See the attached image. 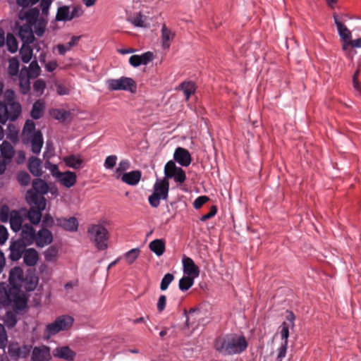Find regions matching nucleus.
I'll return each mask as SVG.
<instances>
[{
	"mask_svg": "<svg viewBox=\"0 0 361 361\" xmlns=\"http://www.w3.org/2000/svg\"><path fill=\"white\" fill-rule=\"evenodd\" d=\"M56 224L54 220L50 214H46L42 221V228H51Z\"/></svg>",
	"mask_w": 361,
	"mask_h": 361,
	"instance_id": "69168bd1",
	"label": "nucleus"
},
{
	"mask_svg": "<svg viewBox=\"0 0 361 361\" xmlns=\"http://www.w3.org/2000/svg\"><path fill=\"white\" fill-rule=\"evenodd\" d=\"M153 193H157L161 197L162 200H166L169 197V181L166 178H158L153 187Z\"/></svg>",
	"mask_w": 361,
	"mask_h": 361,
	"instance_id": "4be33fe9",
	"label": "nucleus"
},
{
	"mask_svg": "<svg viewBox=\"0 0 361 361\" xmlns=\"http://www.w3.org/2000/svg\"><path fill=\"white\" fill-rule=\"evenodd\" d=\"M141 176L142 173L140 171H132L128 173H124L121 176V180L129 185L134 186L138 184L141 179Z\"/></svg>",
	"mask_w": 361,
	"mask_h": 361,
	"instance_id": "cd10ccee",
	"label": "nucleus"
},
{
	"mask_svg": "<svg viewBox=\"0 0 361 361\" xmlns=\"http://www.w3.org/2000/svg\"><path fill=\"white\" fill-rule=\"evenodd\" d=\"M56 20L57 21H70L71 19V13H70V7L68 6H62L59 7L56 15Z\"/></svg>",
	"mask_w": 361,
	"mask_h": 361,
	"instance_id": "4c0bfd02",
	"label": "nucleus"
},
{
	"mask_svg": "<svg viewBox=\"0 0 361 361\" xmlns=\"http://www.w3.org/2000/svg\"><path fill=\"white\" fill-rule=\"evenodd\" d=\"M35 242L38 247H44L53 241L52 233L46 228H42L39 229L35 235Z\"/></svg>",
	"mask_w": 361,
	"mask_h": 361,
	"instance_id": "2eb2a0df",
	"label": "nucleus"
},
{
	"mask_svg": "<svg viewBox=\"0 0 361 361\" xmlns=\"http://www.w3.org/2000/svg\"><path fill=\"white\" fill-rule=\"evenodd\" d=\"M109 90H124L134 93L136 92L137 85L131 78L121 77L118 79H109L106 81Z\"/></svg>",
	"mask_w": 361,
	"mask_h": 361,
	"instance_id": "0eeeda50",
	"label": "nucleus"
},
{
	"mask_svg": "<svg viewBox=\"0 0 361 361\" xmlns=\"http://www.w3.org/2000/svg\"><path fill=\"white\" fill-rule=\"evenodd\" d=\"M8 343V336L3 324H0V348H4Z\"/></svg>",
	"mask_w": 361,
	"mask_h": 361,
	"instance_id": "052dcab7",
	"label": "nucleus"
},
{
	"mask_svg": "<svg viewBox=\"0 0 361 361\" xmlns=\"http://www.w3.org/2000/svg\"><path fill=\"white\" fill-rule=\"evenodd\" d=\"M46 88V82L43 79H37L33 83V90L39 96L42 95Z\"/></svg>",
	"mask_w": 361,
	"mask_h": 361,
	"instance_id": "3c124183",
	"label": "nucleus"
},
{
	"mask_svg": "<svg viewBox=\"0 0 361 361\" xmlns=\"http://www.w3.org/2000/svg\"><path fill=\"white\" fill-rule=\"evenodd\" d=\"M287 348L288 343L286 342H281V346L278 348L276 360H283L286 357Z\"/></svg>",
	"mask_w": 361,
	"mask_h": 361,
	"instance_id": "774afa93",
	"label": "nucleus"
},
{
	"mask_svg": "<svg viewBox=\"0 0 361 361\" xmlns=\"http://www.w3.org/2000/svg\"><path fill=\"white\" fill-rule=\"evenodd\" d=\"M195 278L190 276H183L178 283L179 289L181 291H187L194 284V279Z\"/></svg>",
	"mask_w": 361,
	"mask_h": 361,
	"instance_id": "a19ab883",
	"label": "nucleus"
},
{
	"mask_svg": "<svg viewBox=\"0 0 361 361\" xmlns=\"http://www.w3.org/2000/svg\"><path fill=\"white\" fill-rule=\"evenodd\" d=\"M6 44L8 50L11 53H16L18 49V42L12 33H8L6 39Z\"/></svg>",
	"mask_w": 361,
	"mask_h": 361,
	"instance_id": "58836bf2",
	"label": "nucleus"
},
{
	"mask_svg": "<svg viewBox=\"0 0 361 361\" xmlns=\"http://www.w3.org/2000/svg\"><path fill=\"white\" fill-rule=\"evenodd\" d=\"M39 260V254L35 248L26 249L23 255V262L28 267H34Z\"/></svg>",
	"mask_w": 361,
	"mask_h": 361,
	"instance_id": "c756f323",
	"label": "nucleus"
},
{
	"mask_svg": "<svg viewBox=\"0 0 361 361\" xmlns=\"http://www.w3.org/2000/svg\"><path fill=\"white\" fill-rule=\"evenodd\" d=\"M140 250L138 247L131 249L125 254V258L128 263L133 264L138 257Z\"/></svg>",
	"mask_w": 361,
	"mask_h": 361,
	"instance_id": "8fccbe9b",
	"label": "nucleus"
},
{
	"mask_svg": "<svg viewBox=\"0 0 361 361\" xmlns=\"http://www.w3.org/2000/svg\"><path fill=\"white\" fill-rule=\"evenodd\" d=\"M145 18V17L142 15L141 13H138L133 20L132 23L138 27H146L147 24L144 20Z\"/></svg>",
	"mask_w": 361,
	"mask_h": 361,
	"instance_id": "13d9d810",
	"label": "nucleus"
},
{
	"mask_svg": "<svg viewBox=\"0 0 361 361\" xmlns=\"http://www.w3.org/2000/svg\"><path fill=\"white\" fill-rule=\"evenodd\" d=\"M51 115L55 119L63 121L66 119L68 113L63 109H56L51 113Z\"/></svg>",
	"mask_w": 361,
	"mask_h": 361,
	"instance_id": "e2e57ef3",
	"label": "nucleus"
},
{
	"mask_svg": "<svg viewBox=\"0 0 361 361\" xmlns=\"http://www.w3.org/2000/svg\"><path fill=\"white\" fill-rule=\"evenodd\" d=\"M289 326L288 324L286 322H283L281 325L280 326L281 328V337L282 342H286L288 343V337H289Z\"/></svg>",
	"mask_w": 361,
	"mask_h": 361,
	"instance_id": "5fc2aeb1",
	"label": "nucleus"
},
{
	"mask_svg": "<svg viewBox=\"0 0 361 361\" xmlns=\"http://www.w3.org/2000/svg\"><path fill=\"white\" fill-rule=\"evenodd\" d=\"M87 233L97 250H104L108 247L109 233L104 226L99 224L90 225Z\"/></svg>",
	"mask_w": 361,
	"mask_h": 361,
	"instance_id": "20e7f679",
	"label": "nucleus"
},
{
	"mask_svg": "<svg viewBox=\"0 0 361 361\" xmlns=\"http://www.w3.org/2000/svg\"><path fill=\"white\" fill-rule=\"evenodd\" d=\"M28 246L23 240H11L9 246V259L13 262L19 260Z\"/></svg>",
	"mask_w": 361,
	"mask_h": 361,
	"instance_id": "f8f14e48",
	"label": "nucleus"
},
{
	"mask_svg": "<svg viewBox=\"0 0 361 361\" xmlns=\"http://www.w3.org/2000/svg\"><path fill=\"white\" fill-rule=\"evenodd\" d=\"M18 75L19 87L20 92L23 95H26L30 90V75L26 73V67L24 66L20 71Z\"/></svg>",
	"mask_w": 361,
	"mask_h": 361,
	"instance_id": "412c9836",
	"label": "nucleus"
},
{
	"mask_svg": "<svg viewBox=\"0 0 361 361\" xmlns=\"http://www.w3.org/2000/svg\"><path fill=\"white\" fill-rule=\"evenodd\" d=\"M175 37V33L171 30L168 29L166 25H163L161 27V40L162 47L164 49H169L170 47V42L173 40Z\"/></svg>",
	"mask_w": 361,
	"mask_h": 361,
	"instance_id": "c9c22d12",
	"label": "nucleus"
},
{
	"mask_svg": "<svg viewBox=\"0 0 361 361\" xmlns=\"http://www.w3.org/2000/svg\"><path fill=\"white\" fill-rule=\"evenodd\" d=\"M37 132L35 122L32 120H27L23 130V137L36 134Z\"/></svg>",
	"mask_w": 361,
	"mask_h": 361,
	"instance_id": "a18cd8bd",
	"label": "nucleus"
},
{
	"mask_svg": "<svg viewBox=\"0 0 361 361\" xmlns=\"http://www.w3.org/2000/svg\"><path fill=\"white\" fill-rule=\"evenodd\" d=\"M209 200V197L205 195H202L197 197L193 202V207L195 209H200L204 204L207 202Z\"/></svg>",
	"mask_w": 361,
	"mask_h": 361,
	"instance_id": "338daca9",
	"label": "nucleus"
},
{
	"mask_svg": "<svg viewBox=\"0 0 361 361\" xmlns=\"http://www.w3.org/2000/svg\"><path fill=\"white\" fill-rule=\"evenodd\" d=\"M116 161L117 157L116 155L108 156L104 161V166L106 169H111L115 166Z\"/></svg>",
	"mask_w": 361,
	"mask_h": 361,
	"instance_id": "0e129e2a",
	"label": "nucleus"
},
{
	"mask_svg": "<svg viewBox=\"0 0 361 361\" xmlns=\"http://www.w3.org/2000/svg\"><path fill=\"white\" fill-rule=\"evenodd\" d=\"M20 63L17 57H11L8 60V72L11 76H17L19 71Z\"/></svg>",
	"mask_w": 361,
	"mask_h": 361,
	"instance_id": "ea45409f",
	"label": "nucleus"
},
{
	"mask_svg": "<svg viewBox=\"0 0 361 361\" xmlns=\"http://www.w3.org/2000/svg\"><path fill=\"white\" fill-rule=\"evenodd\" d=\"M54 355L66 361H73L76 354L68 346H63L56 348L54 352Z\"/></svg>",
	"mask_w": 361,
	"mask_h": 361,
	"instance_id": "a878e982",
	"label": "nucleus"
},
{
	"mask_svg": "<svg viewBox=\"0 0 361 361\" xmlns=\"http://www.w3.org/2000/svg\"><path fill=\"white\" fill-rule=\"evenodd\" d=\"M38 14L39 11L37 10H30L25 13L23 16L20 13V18L22 20L25 19L27 20L26 23L35 25L37 22Z\"/></svg>",
	"mask_w": 361,
	"mask_h": 361,
	"instance_id": "49530a36",
	"label": "nucleus"
},
{
	"mask_svg": "<svg viewBox=\"0 0 361 361\" xmlns=\"http://www.w3.org/2000/svg\"><path fill=\"white\" fill-rule=\"evenodd\" d=\"M49 192V185L41 178H35L32 183V188L28 190L26 193V200L32 203L37 202H46L44 197Z\"/></svg>",
	"mask_w": 361,
	"mask_h": 361,
	"instance_id": "39448f33",
	"label": "nucleus"
},
{
	"mask_svg": "<svg viewBox=\"0 0 361 361\" xmlns=\"http://www.w3.org/2000/svg\"><path fill=\"white\" fill-rule=\"evenodd\" d=\"M34 25L25 23L19 27L18 37L23 43L32 44L35 40L34 31L32 29Z\"/></svg>",
	"mask_w": 361,
	"mask_h": 361,
	"instance_id": "f3484780",
	"label": "nucleus"
},
{
	"mask_svg": "<svg viewBox=\"0 0 361 361\" xmlns=\"http://www.w3.org/2000/svg\"><path fill=\"white\" fill-rule=\"evenodd\" d=\"M0 304L22 310L26 305V300L20 290L16 287H0Z\"/></svg>",
	"mask_w": 361,
	"mask_h": 361,
	"instance_id": "7ed1b4c3",
	"label": "nucleus"
},
{
	"mask_svg": "<svg viewBox=\"0 0 361 361\" xmlns=\"http://www.w3.org/2000/svg\"><path fill=\"white\" fill-rule=\"evenodd\" d=\"M57 181L67 188H70L73 186L77 181V176L75 172L71 171H66L61 172L59 177L57 178Z\"/></svg>",
	"mask_w": 361,
	"mask_h": 361,
	"instance_id": "b1692460",
	"label": "nucleus"
},
{
	"mask_svg": "<svg viewBox=\"0 0 361 361\" xmlns=\"http://www.w3.org/2000/svg\"><path fill=\"white\" fill-rule=\"evenodd\" d=\"M11 212L8 206L3 205L0 209V220L6 223L10 219Z\"/></svg>",
	"mask_w": 361,
	"mask_h": 361,
	"instance_id": "4d7b16f0",
	"label": "nucleus"
},
{
	"mask_svg": "<svg viewBox=\"0 0 361 361\" xmlns=\"http://www.w3.org/2000/svg\"><path fill=\"white\" fill-rule=\"evenodd\" d=\"M161 200H162V197L157 193H152L148 197L149 204L154 208H157L159 206Z\"/></svg>",
	"mask_w": 361,
	"mask_h": 361,
	"instance_id": "680f3d73",
	"label": "nucleus"
},
{
	"mask_svg": "<svg viewBox=\"0 0 361 361\" xmlns=\"http://www.w3.org/2000/svg\"><path fill=\"white\" fill-rule=\"evenodd\" d=\"M130 167V162L128 159H122L118 163L117 168L116 169V173L118 177L120 176L124 171L129 169Z\"/></svg>",
	"mask_w": 361,
	"mask_h": 361,
	"instance_id": "603ef678",
	"label": "nucleus"
},
{
	"mask_svg": "<svg viewBox=\"0 0 361 361\" xmlns=\"http://www.w3.org/2000/svg\"><path fill=\"white\" fill-rule=\"evenodd\" d=\"M45 109V103L42 99H37L34 102L30 111L31 117L35 120H38L43 116Z\"/></svg>",
	"mask_w": 361,
	"mask_h": 361,
	"instance_id": "2f4dec72",
	"label": "nucleus"
},
{
	"mask_svg": "<svg viewBox=\"0 0 361 361\" xmlns=\"http://www.w3.org/2000/svg\"><path fill=\"white\" fill-rule=\"evenodd\" d=\"M56 224L63 230L69 232H76L78 229V221L74 217L70 218H56Z\"/></svg>",
	"mask_w": 361,
	"mask_h": 361,
	"instance_id": "a211bd4d",
	"label": "nucleus"
},
{
	"mask_svg": "<svg viewBox=\"0 0 361 361\" xmlns=\"http://www.w3.org/2000/svg\"><path fill=\"white\" fill-rule=\"evenodd\" d=\"M8 281L11 287H16L20 290L24 281L23 269L19 267L11 269L9 272Z\"/></svg>",
	"mask_w": 361,
	"mask_h": 361,
	"instance_id": "dca6fc26",
	"label": "nucleus"
},
{
	"mask_svg": "<svg viewBox=\"0 0 361 361\" xmlns=\"http://www.w3.org/2000/svg\"><path fill=\"white\" fill-rule=\"evenodd\" d=\"M17 322V316L15 313L8 312L6 314L4 323L8 328L11 329L14 327L16 325Z\"/></svg>",
	"mask_w": 361,
	"mask_h": 361,
	"instance_id": "09e8293b",
	"label": "nucleus"
},
{
	"mask_svg": "<svg viewBox=\"0 0 361 361\" xmlns=\"http://www.w3.org/2000/svg\"><path fill=\"white\" fill-rule=\"evenodd\" d=\"M63 161L68 167L72 168L73 169H80L84 162L83 159L78 154H71L66 156L63 158Z\"/></svg>",
	"mask_w": 361,
	"mask_h": 361,
	"instance_id": "7c9ffc66",
	"label": "nucleus"
},
{
	"mask_svg": "<svg viewBox=\"0 0 361 361\" xmlns=\"http://www.w3.org/2000/svg\"><path fill=\"white\" fill-rule=\"evenodd\" d=\"M24 145H30L31 151L33 154H39L44 144L43 135L40 130L36 134L23 137Z\"/></svg>",
	"mask_w": 361,
	"mask_h": 361,
	"instance_id": "9b49d317",
	"label": "nucleus"
},
{
	"mask_svg": "<svg viewBox=\"0 0 361 361\" xmlns=\"http://www.w3.org/2000/svg\"><path fill=\"white\" fill-rule=\"evenodd\" d=\"M27 202L30 205V208L27 212L26 216L32 224L37 225L41 221L42 212L45 209L46 202L32 203L30 201H27Z\"/></svg>",
	"mask_w": 361,
	"mask_h": 361,
	"instance_id": "1a4fd4ad",
	"label": "nucleus"
},
{
	"mask_svg": "<svg viewBox=\"0 0 361 361\" xmlns=\"http://www.w3.org/2000/svg\"><path fill=\"white\" fill-rule=\"evenodd\" d=\"M36 235V232L32 225L25 224L21 229L20 238L18 240H23L27 245H31L34 243Z\"/></svg>",
	"mask_w": 361,
	"mask_h": 361,
	"instance_id": "5701e85b",
	"label": "nucleus"
},
{
	"mask_svg": "<svg viewBox=\"0 0 361 361\" xmlns=\"http://www.w3.org/2000/svg\"><path fill=\"white\" fill-rule=\"evenodd\" d=\"M17 179L19 183L23 186H27L30 183V176L26 171H20L18 173Z\"/></svg>",
	"mask_w": 361,
	"mask_h": 361,
	"instance_id": "6e6d98bb",
	"label": "nucleus"
},
{
	"mask_svg": "<svg viewBox=\"0 0 361 361\" xmlns=\"http://www.w3.org/2000/svg\"><path fill=\"white\" fill-rule=\"evenodd\" d=\"M32 348V345H20L18 343H13L8 346V354L15 360L24 359L30 354Z\"/></svg>",
	"mask_w": 361,
	"mask_h": 361,
	"instance_id": "9d476101",
	"label": "nucleus"
},
{
	"mask_svg": "<svg viewBox=\"0 0 361 361\" xmlns=\"http://www.w3.org/2000/svg\"><path fill=\"white\" fill-rule=\"evenodd\" d=\"M8 221L10 222V226L11 230L15 233L18 232L23 227V219L19 211H11L10 219Z\"/></svg>",
	"mask_w": 361,
	"mask_h": 361,
	"instance_id": "bb28decb",
	"label": "nucleus"
},
{
	"mask_svg": "<svg viewBox=\"0 0 361 361\" xmlns=\"http://www.w3.org/2000/svg\"><path fill=\"white\" fill-rule=\"evenodd\" d=\"M179 88L183 92L186 100H188L190 97L195 92V83L191 81L183 82L180 84Z\"/></svg>",
	"mask_w": 361,
	"mask_h": 361,
	"instance_id": "e433bc0d",
	"label": "nucleus"
},
{
	"mask_svg": "<svg viewBox=\"0 0 361 361\" xmlns=\"http://www.w3.org/2000/svg\"><path fill=\"white\" fill-rule=\"evenodd\" d=\"M154 59V54L151 51H147L141 55H133L129 59L130 64L135 68L140 65H147Z\"/></svg>",
	"mask_w": 361,
	"mask_h": 361,
	"instance_id": "aec40b11",
	"label": "nucleus"
},
{
	"mask_svg": "<svg viewBox=\"0 0 361 361\" xmlns=\"http://www.w3.org/2000/svg\"><path fill=\"white\" fill-rule=\"evenodd\" d=\"M22 112V106L16 99L13 90H6L4 99L0 101V123L5 124L7 121H16Z\"/></svg>",
	"mask_w": 361,
	"mask_h": 361,
	"instance_id": "f03ea898",
	"label": "nucleus"
},
{
	"mask_svg": "<svg viewBox=\"0 0 361 361\" xmlns=\"http://www.w3.org/2000/svg\"><path fill=\"white\" fill-rule=\"evenodd\" d=\"M173 158V161L183 167L188 166L192 161L191 154L189 151L181 147H178L175 149Z\"/></svg>",
	"mask_w": 361,
	"mask_h": 361,
	"instance_id": "4468645a",
	"label": "nucleus"
},
{
	"mask_svg": "<svg viewBox=\"0 0 361 361\" xmlns=\"http://www.w3.org/2000/svg\"><path fill=\"white\" fill-rule=\"evenodd\" d=\"M37 278L35 276H26L24 277L23 287L26 291H32L35 289L37 284Z\"/></svg>",
	"mask_w": 361,
	"mask_h": 361,
	"instance_id": "79ce46f5",
	"label": "nucleus"
},
{
	"mask_svg": "<svg viewBox=\"0 0 361 361\" xmlns=\"http://www.w3.org/2000/svg\"><path fill=\"white\" fill-rule=\"evenodd\" d=\"M334 23L336 25L338 33L342 42H345V40H351L352 33L348 27L338 20V16L336 15H334Z\"/></svg>",
	"mask_w": 361,
	"mask_h": 361,
	"instance_id": "c85d7f7f",
	"label": "nucleus"
},
{
	"mask_svg": "<svg viewBox=\"0 0 361 361\" xmlns=\"http://www.w3.org/2000/svg\"><path fill=\"white\" fill-rule=\"evenodd\" d=\"M51 359L50 348L46 345L35 346L31 350L32 361H49Z\"/></svg>",
	"mask_w": 361,
	"mask_h": 361,
	"instance_id": "ddd939ff",
	"label": "nucleus"
},
{
	"mask_svg": "<svg viewBox=\"0 0 361 361\" xmlns=\"http://www.w3.org/2000/svg\"><path fill=\"white\" fill-rule=\"evenodd\" d=\"M80 38V37L78 36H73L71 40L66 44H59L56 46L59 54L64 56L67 51H70L72 47H75L78 44Z\"/></svg>",
	"mask_w": 361,
	"mask_h": 361,
	"instance_id": "72a5a7b5",
	"label": "nucleus"
},
{
	"mask_svg": "<svg viewBox=\"0 0 361 361\" xmlns=\"http://www.w3.org/2000/svg\"><path fill=\"white\" fill-rule=\"evenodd\" d=\"M164 177L166 180L173 179V181L179 185H181L186 180L185 171L180 166H178L176 162L170 160L166 162L164 169Z\"/></svg>",
	"mask_w": 361,
	"mask_h": 361,
	"instance_id": "423d86ee",
	"label": "nucleus"
},
{
	"mask_svg": "<svg viewBox=\"0 0 361 361\" xmlns=\"http://www.w3.org/2000/svg\"><path fill=\"white\" fill-rule=\"evenodd\" d=\"M73 318L68 315H62L56 320L47 325L45 333L47 336L55 335L61 331H64L71 327L73 323Z\"/></svg>",
	"mask_w": 361,
	"mask_h": 361,
	"instance_id": "6e6552de",
	"label": "nucleus"
},
{
	"mask_svg": "<svg viewBox=\"0 0 361 361\" xmlns=\"http://www.w3.org/2000/svg\"><path fill=\"white\" fill-rule=\"evenodd\" d=\"M44 166L47 169H48L53 177H54L56 180L59 177L61 172L59 171L58 165L55 164H52L49 161V159L45 161Z\"/></svg>",
	"mask_w": 361,
	"mask_h": 361,
	"instance_id": "de8ad7c7",
	"label": "nucleus"
},
{
	"mask_svg": "<svg viewBox=\"0 0 361 361\" xmlns=\"http://www.w3.org/2000/svg\"><path fill=\"white\" fill-rule=\"evenodd\" d=\"M58 252H59L58 248L56 246L51 245V246L49 247L44 252V259L49 262H55L57 258Z\"/></svg>",
	"mask_w": 361,
	"mask_h": 361,
	"instance_id": "37998d69",
	"label": "nucleus"
},
{
	"mask_svg": "<svg viewBox=\"0 0 361 361\" xmlns=\"http://www.w3.org/2000/svg\"><path fill=\"white\" fill-rule=\"evenodd\" d=\"M248 346L244 336L237 334H228L219 336L214 341V348L224 356L239 355Z\"/></svg>",
	"mask_w": 361,
	"mask_h": 361,
	"instance_id": "f257e3e1",
	"label": "nucleus"
},
{
	"mask_svg": "<svg viewBox=\"0 0 361 361\" xmlns=\"http://www.w3.org/2000/svg\"><path fill=\"white\" fill-rule=\"evenodd\" d=\"M54 155V147L53 144L49 141L46 142L45 150L43 152V157L44 159H49Z\"/></svg>",
	"mask_w": 361,
	"mask_h": 361,
	"instance_id": "bf43d9fd",
	"label": "nucleus"
},
{
	"mask_svg": "<svg viewBox=\"0 0 361 361\" xmlns=\"http://www.w3.org/2000/svg\"><path fill=\"white\" fill-rule=\"evenodd\" d=\"M149 250L157 256H161L166 250V243L164 239H155L149 244Z\"/></svg>",
	"mask_w": 361,
	"mask_h": 361,
	"instance_id": "473e14b6",
	"label": "nucleus"
},
{
	"mask_svg": "<svg viewBox=\"0 0 361 361\" xmlns=\"http://www.w3.org/2000/svg\"><path fill=\"white\" fill-rule=\"evenodd\" d=\"M183 271L187 276L197 278L200 274V269L195 264L192 259L188 257H183L182 259Z\"/></svg>",
	"mask_w": 361,
	"mask_h": 361,
	"instance_id": "6ab92c4d",
	"label": "nucleus"
},
{
	"mask_svg": "<svg viewBox=\"0 0 361 361\" xmlns=\"http://www.w3.org/2000/svg\"><path fill=\"white\" fill-rule=\"evenodd\" d=\"M174 279L173 274L171 273L166 274L164 277L161 279V284H160V289L161 290H166L169 284L173 281Z\"/></svg>",
	"mask_w": 361,
	"mask_h": 361,
	"instance_id": "864d4df0",
	"label": "nucleus"
},
{
	"mask_svg": "<svg viewBox=\"0 0 361 361\" xmlns=\"http://www.w3.org/2000/svg\"><path fill=\"white\" fill-rule=\"evenodd\" d=\"M26 73L30 75V77L37 78L41 73V68L37 61L33 60L30 63L28 68L26 67Z\"/></svg>",
	"mask_w": 361,
	"mask_h": 361,
	"instance_id": "c03bdc74",
	"label": "nucleus"
},
{
	"mask_svg": "<svg viewBox=\"0 0 361 361\" xmlns=\"http://www.w3.org/2000/svg\"><path fill=\"white\" fill-rule=\"evenodd\" d=\"M19 52L21 61L24 63H27L31 61L33 55V49L31 47L30 44L22 43Z\"/></svg>",
	"mask_w": 361,
	"mask_h": 361,
	"instance_id": "f704fd0d",
	"label": "nucleus"
},
{
	"mask_svg": "<svg viewBox=\"0 0 361 361\" xmlns=\"http://www.w3.org/2000/svg\"><path fill=\"white\" fill-rule=\"evenodd\" d=\"M42 162L40 159L36 157H31L27 161V168L30 172L36 177H40L42 175Z\"/></svg>",
	"mask_w": 361,
	"mask_h": 361,
	"instance_id": "393cba45",
	"label": "nucleus"
}]
</instances>
